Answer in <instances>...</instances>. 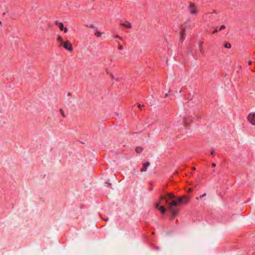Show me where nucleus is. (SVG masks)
Segmentation results:
<instances>
[{
  "mask_svg": "<svg viewBox=\"0 0 255 255\" xmlns=\"http://www.w3.org/2000/svg\"><path fill=\"white\" fill-rule=\"evenodd\" d=\"M189 199L186 196L176 198L174 194L167 193L164 196L160 197V201L156 204L155 208L158 209L162 214H164L166 211V209L161 204H166L168 209L172 212L173 217L174 218L178 213V211L173 209V208L177 206L179 204L187 203Z\"/></svg>",
  "mask_w": 255,
  "mask_h": 255,
  "instance_id": "nucleus-1",
  "label": "nucleus"
},
{
  "mask_svg": "<svg viewBox=\"0 0 255 255\" xmlns=\"http://www.w3.org/2000/svg\"><path fill=\"white\" fill-rule=\"evenodd\" d=\"M193 26V24H190V20H189L187 21L185 24L182 25L181 31V39L182 41H183L185 39L186 35H185V31L186 30L189 28H191Z\"/></svg>",
  "mask_w": 255,
  "mask_h": 255,
  "instance_id": "nucleus-2",
  "label": "nucleus"
},
{
  "mask_svg": "<svg viewBox=\"0 0 255 255\" xmlns=\"http://www.w3.org/2000/svg\"><path fill=\"white\" fill-rule=\"evenodd\" d=\"M188 9L190 14L192 15H196L198 13L199 10L193 2H190Z\"/></svg>",
  "mask_w": 255,
  "mask_h": 255,
  "instance_id": "nucleus-3",
  "label": "nucleus"
},
{
  "mask_svg": "<svg viewBox=\"0 0 255 255\" xmlns=\"http://www.w3.org/2000/svg\"><path fill=\"white\" fill-rule=\"evenodd\" d=\"M193 121V118L191 116H188L184 117L181 125H183L184 127H187Z\"/></svg>",
  "mask_w": 255,
  "mask_h": 255,
  "instance_id": "nucleus-4",
  "label": "nucleus"
},
{
  "mask_svg": "<svg viewBox=\"0 0 255 255\" xmlns=\"http://www.w3.org/2000/svg\"><path fill=\"white\" fill-rule=\"evenodd\" d=\"M62 46H63V47L65 49L70 52H72L73 50L72 45L68 40H67L65 42H64L62 45Z\"/></svg>",
  "mask_w": 255,
  "mask_h": 255,
  "instance_id": "nucleus-5",
  "label": "nucleus"
},
{
  "mask_svg": "<svg viewBox=\"0 0 255 255\" xmlns=\"http://www.w3.org/2000/svg\"><path fill=\"white\" fill-rule=\"evenodd\" d=\"M248 121L253 125L255 126V113H251L248 116Z\"/></svg>",
  "mask_w": 255,
  "mask_h": 255,
  "instance_id": "nucleus-6",
  "label": "nucleus"
},
{
  "mask_svg": "<svg viewBox=\"0 0 255 255\" xmlns=\"http://www.w3.org/2000/svg\"><path fill=\"white\" fill-rule=\"evenodd\" d=\"M150 163L146 162L143 164L142 167L140 169L141 172H145L147 170V167L149 166Z\"/></svg>",
  "mask_w": 255,
  "mask_h": 255,
  "instance_id": "nucleus-7",
  "label": "nucleus"
},
{
  "mask_svg": "<svg viewBox=\"0 0 255 255\" xmlns=\"http://www.w3.org/2000/svg\"><path fill=\"white\" fill-rule=\"evenodd\" d=\"M204 42L203 41H200L198 43V47L199 49V51L201 54H203L204 53V51L203 49V44Z\"/></svg>",
  "mask_w": 255,
  "mask_h": 255,
  "instance_id": "nucleus-8",
  "label": "nucleus"
},
{
  "mask_svg": "<svg viewBox=\"0 0 255 255\" xmlns=\"http://www.w3.org/2000/svg\"><path fill=\"white\" fill-rule=\"evenodd\" d=\"M120 24L128 28H130L131 27V23L128 21H126L124 23H121Z\"/></svg>",
  "mask_w": 255,
  "mask_h": 255,
  "instance_id": "nucleus-9",
  "label": "nucleus"
},
{
  "mask_svg": "<svg viewBox=\"0 0 255 255\" xmlns=\"http://www.w3.org/2000/svg\"><path fill=\"white\" fill-rule=\"evenodd\" d=\"M55 24L59 26V28L60 30L63 31L64 29V24L62 22H58V21H56Z\"/></svg>",
  "mask_w": 255,
  "mask_h": 255,
  "instance_id": "nucleus-10",
  "label": "nucleus"
},
{
  "mask_svg": "<svg viewBox=\"0 0 255 255\" xmlns=\"http://www.w3.org/2000/svg\"><path fill=\"white\" fill-rule=\"evenodd\" d=\"M57 41L60 43V46H61L64 42L63 38L61 36H58L57 38Z\"/></svg>",
  "mask_w": 255,
  "mask_h": 255,
  "instance_id": "nucleus-11",
  "label": "nucleus"
},
{
  "mask_svg": "<svg viewBox=\"0 0 255 255\" xmlns=\"http://www.w3.org/2000/svg\"><path fill=\"white\" fill-rule=\"evenodd\" d=\"M143 150V148L141 147L137 146L135 148V151L136 153H141Z\"/></svg>",
  "mask_w": 255,
  "mask_h": 255,
  "instance_id": "nucleus-12",
  "label": "nucleus"
},
{
  "mask_svg": "<svg viewBox=\"0 0 255 255\" xmlns=\"http://www.w3.org/2000/svg\"><path fill=\"white\" fill-rule=\"evenodd\" d=\"M102 34V33L100 31H98L97 30H96L95 33V35L97 36L98 37H100L101 36Z\"/></svg>",
  "mask_w": 255,
  "mask_h": 255,
  "instance_id": "nucleus-13",
  "label": "nucleus"
},
{
  "mask_svg": "<svg viewBox=\"0 0 255 255\" xmlns=\"http://www.w3.org/2000/svg\"><path fill=\"white\" fill-rule=\"evenodd\" d=\"M224 47L226 48H230L231 47V44L229 42H226L224 45Z\"/></svg>",
  "mask_w": 255,
  "mask_h": 255,
  "instance_id": "nucleus-14",
  "label": "nucleus"
},
{
  "mask_svg": "<svg viewBox=\"0 0 255 255\" xmlns=\"http://www.w3.org/2000/svg\"><path fill=\"white\" fill-rule=\"evenodd\" d=\"M114 38H115L119 39H120V40H122V41H123V40H123V38L121 36H119V35H115V36H114Z\"/></svg>",
  "mask_w": 255,
  "mask_h": 255,
  "instance_id": "nucleus-15",
  "label": "nucleus"
},
{
  "mask_svg": "<svg viewBox=\"0 0 255 255\" xmlns=\"http://www.w3.org/2000/svg\"><path fill=\"white\" fill-rule=\"evenodd\" d=\"M117 43H118V44H119V46H118V49H119V50H121L123 49V46H122V45H121V44H120L119 41H117Z\"/></svg>",
  "mask_w": 255,
  "mask_h": 255,
  "instance_id": "nucleus-16",
  "label": "nucleus"
},
{
  "mask_svg": "<svg viewBox=\"0 0 255 255\" xmlns=\"http://www.w3.org/2000/svg\"><path fill=\"white\" fill-rule=\"evenodd\" d=\"M60 112L61 114V115L62 116V117H63V118H65V114H64V112L63 110L62 109H60Z\"/></svg>",
  "mask_w": 255,
  "mask_h": 255,
  "instance_id": "nucleus-17",
  "label": "nucleus"
},
{
  "mask_svg": "<svg viewBox=\"0 0 255 255\" xmlns=\"http://www.w3.org/2000/svg\"><path fill=\"white\" fill-rule=\"evenodd\" d=\"M89 27L90 28H94L96 30H97V27H95L93 24H90Z\"/></svg>",
  "mask_w": 255,
  "mask_h": 255,
  "instance_id": "nucleus-18",
  "label": "nucleus"
},
{
  "mask_svg": "<svg viewBox=\"0 0 255 255\" xmlns=\"http://www.w3.org/2000/svg\"><path fill=\"white\" fill-rule=\"evenodd\" d=\"M195 116L196 117V119L197 120H198V119H200V117H201V115H200V114H196L195 115Z\"/></svg>",
  "mask_w": 255,
  "mask_h": 255,
  "instance_id": "nucleus-19",
  "label": "nucleus"
},
{
  "mask_svg": "<svg viewBox=\"0 0 255 255\" xmlns=\"http://www.w3.org/2000/svg\"><path fill=\"white\" fill-rule=\"evenodd\" d=\"M225 26L224 25H222L220 27V29H219V31H221V30H223V29H225Z\"/></svg>",
  "mask_w": 255,
  "mask_h": 255,
  "instance_id": "nucleus-20",
  "label": "nucleus"
},
{
  "mask_svg": "<svg viewBox=\"0 0 255 255\" xmlns=\"http://www.w3.org/2000/svg\"><path fill=\"white\" fill-rule=\"evenodd\" d=\"M65 33H67L68 31V29L67 27H64L63 30Z\"/></svg>",
  "mask_w": 255,
  "mask_h": 255,
  "instance_id": "nucleus-21",
  "label": "nucleus"
},
{
  "mask_svg": "<svg viewBox=\"0 0 255 255\" xmlns=\"http://www.w3.org/2000/svg\"><path fill=\"white\" fill-rule=\"evenodd\" d=\"M214 152H215V151L214 149H212L211 151V154L212 155H214Z\"/></svg>",
  "mask_w": 255,
  "mask_h": 255,
  "instance_id": "nucleus-22",
  "label": "nucleus"
},
{
  "mask_svg": "<svg viewBox=\"0 0 255 255\" xmlns=\"http://www.w3.org/2000/svg\"><path fill=\"white\" fill-rule=\"evenodd\" d=\"M143 105H141L140 104H139V105H138V108H139L140 110H141V107H143Z\"/></svg>",
  "mask_w": 255,
  "mask_h": 255,
  "instance_id": "nucleus-23",
  "label": "nucleus"
},
{
  "mask_svg": "<svg viewBox=\"0 0 255 255\" xmlns=\"http://www.w3.org/2000/svg\"><path fill=\"white\" fill-rule=\"evenodd\" d=\"M211 166L212 167H215L216 166V164L215 163H212Z\"/></svg>",
  "mask_w": 255,
  "mask_h": 255,
  "instance_id": "nucleus-24",
  "label": "nucleus"
},
{
  "mask_svg": "<svg viewBox=\"0 0 255 255\" xmlns=\"http://www.w3.org/2000/svg\"><path fill=\"white\" fill-rule=\"evenodd\" d=\"M110 77L112 80H113L114 79V76L113 75V74L112 73L110 74Z\"/></svg>",
  "mask_w": 255,
  "mask_h": 255,
  "instance_id": "nucleus-25",
  "label": "nucleus"
},
{
  "mask_svg": "<svg viewBox=\"0 0 255 255\" xmlns=\"http://www.w3.org/2000/svg\"><path fill=\"white\" fill-rule=\"evenodd\" d=\"M217 32H218L217 30H216H216H214V31L212 32V33H213V34H215V33H217Z\"/></svg>",
  "mask_w": 255,
  "mask_h": 255,
  "instance_id": "nucleus-26",
  "label": "nucleus"
},
{
  "mask_svg": "<svg viewBox=\"0 0 255 255\" xmlns=\"http://www.w3.org/2000/svg\"><path fill=\"white\" fill-rule=\"evenodd\" d=\"M206 196V194H205V193H204V194H203V195H201L200 197V198H202V197H204V196Z\"/></svg>",
  "mask_w": 255,
  "mask_h": 255,
  "instance_id": "nucleus-27",
  "label": "nucleus"
},
{
  "mask_svg": "<svg viewBox=\"0 0 255 255\" xmlns=\"http://www.w3.org/2000/svg\"><path fill=\"white\" fill-rule=\"evenodd\" d=\"M252 61H249L248 62V65H251L252 64Z\"/></svg>",
  "mask_w": 255,
  "mask_h": 255,
  "instance_id": "nucleus-28",
  "label": "nucleus"
},
{
  "mask_svg": "<svg viewBox=\"0 0 255 255\" xmlns=\"http://www.w3.org/2000/svg\"><path fill=\"white\" fill-rule=\"evenodd\" d=\"M2 25V22H1V21L0 20V25Z\"/></svg>",
  "mask_w": 255,
  "mask_h": 255,
  "instance_id": "nucleus-29",
  "label": "nucleus"
},
{
  "mask_svg": "<svg viewBox=\"0 0 255 255\" xmlns=\"http://www.w3.org/2000/svg\"><path fill=\"white\" fill-rule=\"evenodd\" d=\"M104 220H105V221H108V219H104Z\"/></svg>",
  "mask_w": 255,
  "mask_h": 255,
  "instance_id": "nucleus-30",
  "label": "nucleus"
},
{
  "mask_svg": "<svg viewBox=\"0 0 255 255\" xmlns=\"http://www.w3.org/2000/svg\"><path fill=\"white\" fill-rule=\"evenodd\" d=\"M213 172H215V169H213Z\"/></svg>",
  "mask_w": 255,
  "mask_h": 255,
  "instance_id": "nucleus-31",
  "label": "nucleus"
}]
</instances>
